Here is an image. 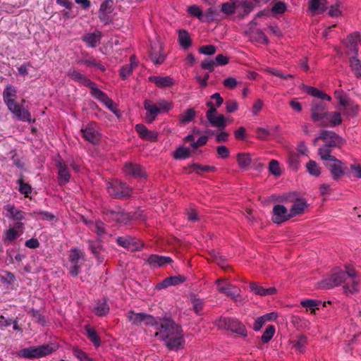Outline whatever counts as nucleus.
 <instances>
[{
  "label": "nucleus",
  "instance_id": "f257e3e1",
  "mask_svg": "<svg viewBox=\"0 0 361 361\" xmlns=\"http://www.w3.org/2000/svg\"><path fill=\"white\" fill-rule=\"evenodd\" d=\"M318 138L325 142V144L319 148L318 154L321 158L332 156V148H340L345 143V140L334 131L323 130Z\"/></svg>",
  "mask_w": 361,
  "mask_h": 361
},
{
  "label": "nucleus",
  "instance_id": "f03ea898",
  "mask_svg": "<svg viewBox=\"0 0 361 361\" xmlns=\"http://www.w3.org/2000/svg\"><path fill=\"white\" fill-rule=\"evenodd\" d=\"M182 329L181 326L177 324L169 317H159V324L157 329L156 336L163 341L169 336L177 334V331Z\"/></svg>",
  "mask_w": 361,
  "mask_h": 361
},
{
  "label": "nucleus",
  "instance_id": "7ed1b4c3",
  "mask_svg": "<svg viewBox=\"0 0 361 361\" xmlns=\"http://www.w3.org/2000/svg\"><path fill=\"white\" fill-rule=\"evenodd\" d=\"M107 192L116 199L126 198L131 196L133 188L119 180H114L108 183Z\"/></svg>",
  "mask_w": 361,
  "mask_h": 361
},
{
  "label": "nucleus",
  "instance_id": "20e7f679",
  "mask_svg": "<svg viewBox=\"0 0 361 361\" xmlns=\"http://www.w3.org/2000/svg\"><path fill=\"white\" fill-rule=\"evenodd\" d=\"M321 159L324 161V164L329 171L333 180H338L344 176L345 167L343 161L334 156Z\"/></svg>",
  "mask_w": 361,
  "mask_h": 361
},
{
  "label": "nucleus",
  "instance_id": "39448f33",
  "mask_svg": "<svg viewBox=\"0 0 361 361\" xmlns=\"http://www.w3.org/2000/svg\"><path fill=\"white\" fill-rule=\"evenodd\" d=\"M82 137L93 145H98L102 139L99 126L95 122H90L80 129Z\"/></svg>",
  "mask_w": 361,
  "mask_h": 361
},
{
  "label": "nucleus",
  "instance_id": "423d86ee",
  "mask_svg": "<svg viewBox=\"0 0 361 361\" xmlns=\"http://www.w3.org/2000/svg\"><path fill=\"white\" fill-rule=\"evenodd\" d=\"M346 271L335 270L334 272L327 279L320 283V287L325 289H331L336 286H340L343 283H347L348 276V269L350 267H345Z\"/></svg>",
  "mask_w": 361,
  "mask_h": 361
},
{
  "label": "nucleus",
  "instance_id": "0eeeda50",
  "mask_svg": "<svg viewBox=\"0 0 361 361\" xmlns=\"http://www.w3.org/2000/svg\"><path fill=\"white\" fill-rule=\"evenodd\" d=\"M217 326L219 329L230 330L244 337L247 335L245 326L234 318H221L217 322Z\"/></svg>",
  "mask_w": 361,
  "mask_h": 361
},
{
  "label": "nucleus",
  "instance_id": "6e6552de",
  "mask_svg": "<svg viewBox=\"0 0 361 361\" xmlns=\"http://www.w3.org/2000/svg\"><path fill=\"white\" fill-rule=\"evenodd\" d=\"M84 258L85 252L82 250L77 247L71 249L70 255H68V260L71 264L69 268V274L72 276L76 277L80 274L81 269V263L80 262V259H84Z\"/></svg>",
  "mask_w": 361,
  "mask_h": 361
},
{
  "label": "nucleus",
  "instance_id": "1a4fd4ad",
  "mask_svg": "<svg viewBox=\"0 0 361 361\" xmlns=\"http://www.w3.org/2000/svg\"><path fill=\"white\" fill-rule=\"evenodd\" d=\"M4 209L6 212V216L15 221L16 227L23 231L25 227L23 221L25 219V212L11 204L5 205Z\"/></svg>",
  "mask_w": 361,
  "mask_h": 361
},
{
  "label": "nucleus",
  "instance_id": "9d476101",
  "mask_svg": "<svg viewBox=\"0 0 361 361\" xmlns=\"http://www.w3.org/2000/svg\"><path fill=\"white\" fill-rule=\"evenodd\" d=\"M54 350L51 345H42L38 347L23 348L20 355L25 358H39L50 354Z\"/></svg>",
  "mask_w": 361,
  "mask_h": 361
},
{
  "label": "nucleus",
  "instance_id": "9b49d317",
  "mask_svg": "<svg viewBox=\"0 0 361 361\" xmlns=\"http://www.w3.org/2000/svg\"><path fill=\"white\" fill-rule=\"evenodd\" d=\"M328 106L324 101L313 99L310 106L311 118L313 122L319 123L324 118Z\"/></svg>",
  "mask_w": 361,
  "mask_h": 361
},
{
  "label": "nucleus",
  "instance_id": "f8f14e48",
  "mask_svg": "<svg viewBox=\"0 0 361 361\" xmlns=\"http://www.w3.org/2000/svg\"><path fill=\"white\" fill-rule=\"evenodd\" d=\"M104 220L109 223L113 224H126L129 221V216L125 213L122 209H117L114 210L111 209H105L103 211Z\"/></svg>",
  "mask_w": 361,
  "mask_h": 361
},
{
  "label": "nucleus",
  "instance_id": "ddd939ff",
  "mask_svg": "<svg viewBox=\"0 0 361 361\" xmlns=\"http://www.w3.org/2000/svg\"><path fill=\"white\" fill-rule=\"evenodd\" d=\"M6 104L9 111L14 114L18 120L27 122L31 121L30 112L20 106L14 99H8Z\"/></svg>",
  "mask_w": 361,
  "mask_h": 361
},
{
  "label": "nucleus",
  "instance_id": "4468645a",
  "mask_svg": "<svg viewBox=\"0 0 361 361\" xmlns=\"http://www.w3.org/2000/svg\"><path fill=\"white\" fill-rule=\"evenodd\" d=\"M343 288V292L347 295L359 292V279L357 277V272L353 268L348 269L347 283H345V286Z\"/></svg>",
  "mask_w": 361,
  "mask_h": 361
},
{
  "label": "nucleus",
  "instance_id": "2eb2a0df",
  "mask_svg": "<svg viewBox=\"0 0 361 361\" xmlns=\"http://www.w3.org/2000/svg\"><path fill=\"white\" fill-rule=\"evenodd\" d=\"M166 346L171 350H178L183 348L185 345V339L183 337V329L177 331V334H174L173 336L163 340Z\"/></svg>",
  "mask_w": 361,
  "mask_h": 361
},
{
  "label": "nucleus",
  "instance_id": "dca6fc26",
  "mask_svg": "<svg viewBox=\"0 0 361 361\" xmlns=\"http://www.w3.org/2000/svg\"><path fill=\"white\" fill-rule=\"evenodd\" d=\"M56 169L58 170V183L59 185H65L67 184L71 178L70 171L68 166L64 161L59 160L56 164Z\"/></svg>",
  "mask_w": 361,
  "mask_h": 361
},
{
  "label": "nucleus",
  "instance_id": "f3484780",
  "mask_svg": "<svg viewBox=\"0 0 361 361\" xmlns=\"http://www.w3.org/2000/svg\"><path fill=\"white\" fill-rule=\"evenodd\" d=\"M123 172L126 176L135 178H145L147 176L146 171L142 166L133 163H126L123 166Z\"/></svg>",
  "mask_w": 361,
  "mask_h": 361
},
{
  "label": "nucleus",
  "instance_id": "a211bd4d",
  "mask_svg": "<svg viewBox=\"0 0 361 361\" xmlns=\"http://www.w3.org/2000/svg\"><path fill=\"white\" fill-rule=\"evenodd\" d=\"M291 219L290 212L281 204H276L273 208V216L271 220L275 224H281Z\"/></svg>",
  "mask_w": 361,
  "mask_h": 361
},
{
  "label": "nucleus",
  "instance_id": "6ab92c4d",
  "mask_svg": "<svg viewBox=\"0 0 361 361\" xmlns=\"http://www.w3.org/2000/svg\"><path fill=\"white\" fill-rule=\"evenodd\" d=\"M116 243L118 245L131 251L137 250L142 247V243L137 239L131 236L118 237Z\"/></svg>",
  "mask_w": 361,
  "mask_h": 361
},
{
  "label": "nucleus",
  "instance_id": "aec40b11",
  "mask_svg": "<svg viewBox=\"0 0 361 361\" xmlns=\"http://www.w3.org/2000/svg\"><path fill=\"white\" fill-rule=\"evenodd\" d=\"M342 123L341 114L337 111H327L324 118L319 123L321 127H335Z\"/></svg>",
  "mask_w": 361,
  "mask_h": 361
},
{
  "label": "nucleus",
  "instance_id": "412c9836",
  "mask_svg": "<svg viewBox=\"0 0 361 361\" xmlns=\"http://www.w3.org/2000/svg\"><path fill=\"white\" fill-rule=\"evenodd\" d=\"M143 105L147 111L145 114V120L147 123H151L155 121L158 114L160 113V108L154 104L149 99H145Z\"/></svg>",
  "mask_w": 361,
  "mask_h": 361
},
{
  "label": "nucleus",
  "instance_id": "4be33fe9",
  "mask_svg": "<svg viewBox=\"0 0 361 361\" xmlns=\"http://www.w3.org/2000/svg\"><path fill=\"white\" fill-rule=\"evenodd\" d=\"M149 54L150 59L156 65L161 64L167 55L163 47H151Z\"/></svg>",
  "mask_w": 361,
  "mask_h": 361
},
{
  "label": "nucleus",
  "instance_id": "5701e85b",
  "mask_svg": "<svg viewBox=\"0 0 361 361\" xmlns=\"http://www.w3.org/2000/svg\"><path fill=\"white\" fill-rule=\"evenodd\" d=\"M171 262L172 259L171 257L158 255H151L147 259V263L152 269L161 267L166 264H170Z\"/></svg>",
  "mask_w": 361,
  "mask_h": 361
},
{
  "label": "nucleus",
  "instance_id": "b1692460",
  "mask_svg": "<svg viewBox=\"0 0 361 361\" xmlns=\"http://www.w3.org/2000/svg\"><path fill=\"white\" fill-rule=\"evenodd\" d=\"M87 242L88 243V247L94 257L98 262H102L104 260L102 255V251H104V247L102 245V240H99L97 238L95 240H88Z\"/></svg>",
  "mask_w": 361,
  "mask_h": 361
},
{
  "label": "nucleus",
  "instance_id": "393cba45",
  "mask_svg": "<svg viewBox=\"0 0 361 361\" xmlns=\"http://www.w3.org/2000/svg\"><path fill=\"white\" fill-rule=\"evenodd\" d=\"M149 81L155 84L159 88L171 87L175 84V80L170 76L151 75L148 78Z\"/></svg>",
  "mask_w": 361,
  "mask_h": 361
},
{
  "label": "nucleus",
  "instance_id": "a878e982",
  "mask_svg": "<svg viewBox=\"0 0 361 361\" xmlns=\"http://www.w3.org/2000/svg\"><path fill=\"white\" fill-rule=\"evenodd\" d=\"M135 130L142 139L149 141H156L157 140V133L148 130L143 124H137Z\"/></svg>",
  "mask_w": 361,
  "mask_h": 361
},
{
  "label": "nucleus",
  "instance_id": "bb28decb",
  "mask_svg": "<svg viewBox=\"0 0 361 361\" xmlns=\"http://www.w3.org/2000/svg\"><path fill=\"white\" fill-rule=\"evenodd\" d=\"M86 224L97 234V238L99 240H102L104 235L107 233L105 224L100 220H97L95 222H86Z\"/></svg>",
  "mask_w": 361,
  "mask_h": 361
},
{
  "label": "nucleus",
  "instance_id": "cd10ccee",
  "mask_svg": "<svg viewBox=\"0 0 361 361\" xmlns=\"http://www.w3.org/2000/svg\"><path fill=\"white\" fill-rule=\"evenodd\" d=\"M67 75L75 82H80L89 88L93 84V82L89 80L85 75L81 74L74 68L70 69L67 72Z\"/></svg>",
  "mask_w": 361,
  "mask_h": 361
},
{
  "label": "nucleus",
  "instance_id": "c85d7f7f",
  "mask_svg": "<svg viewBox=\"0 0 361 361\" xmlns=\"http://www.w3.org/2000/svg\"><path fill=\"white\" fill-rule=\"evenodd\" d=\"M302 88L308 94L319 99V101L330 102L331 100V97L329 95L316 87L302 85Z\"/></svg>",
  "mask_w": 361,
  "mask_h": 361
},
{
  "label": "nucleus",
  "instance_id": "c756f323",
  "mask_svg": "<svg viewBox=\"0 0 361 361\" xmlns=\"http://www.w3.org/2000/svg\"><path fill=\"white\" fill-rule=\"evenodd\" d=\"M307 207V202L302 198H297L290 209V216L292 217L302 214Z\"/></svg>",
  "mask_w": 361,
  "mask_h": 361
},
{
  "label": "nucleus",
  "instance_id": "7c9ffc66",
  "mask_svg": "<svg viewBox=\"0 0 361 361\" xmlns=\"http://www.w3.org/2000/svg\"><path fill=\"white\" fill-rule=\"evenodd\" d=\"M23 232L18 228H16L15 225L13 227H10L4 232V237L3 238L4 243L8 245L13 243Z\"/></svg>",
  "mask_w": 361,
  "mask_h": 361
},
{
  "label": "nucleus",
  "instance_id": "2f4dec72",
  "mask_svg": "<svg viewBox=\"0 0 361 361\" xmlns=\"http://www.w3.org/2000/svg\"><path fill=\"white\" fill-rule=\"evenodd\" d=\"M250 288L255 294L260 296L271 295L276 293V289L274 287L264 288L256 283H250Z\"/></svg>",
  "mask_w": 361,
  "mask_h": 361
},
{
  "label": "nucleus",
  "instance_id": "473e14b6",
  "mask_svg": "<svg viewBox=\"0 0 361 361\" xmlns=\"http://www.w3.org/2000/svg\"><path fill=\"white\" fill-rule=\"evenodd\" d=\"M223 281L221 279H218L216 281L217 289L218 290L226 296L228 297H234L236 295L235 291L238 290V288L231 284L226 283L223 284Z\"/></svg>",
  "mask_w": 361,
  "mask_h": 361
},
{
  "label": "nucleus",
  "instance_id": "72a5a7b5",
  "mask_svg": "<svg viewBox=\"0 0 361 361\" xmlns=\"http://www.w3.org/2000/svg\"><path fill=\"white\" fill-rule=\"evenodd\" d=\"M326 0H311L309 7L313 14H320L326 10Z\"/></svg>",
  "mask_w": 361,
  "mask_h": 361
},
{
  "label": "nucleus",
  "instance_id": "f704fd0d",
  "mask_svg": "<svg viewBox=\"0 0 361 361\" xmlns=\"http://www.w3.org/2000/svg\"><path fill=\"white\" fill-rule=\"evenodd\" d=\"M207 120L212 126L217 128L219 130H223L227 126L225 117L222 114H216Z\"/></svg>",
  "mask_w": 361,
  "mask_h": 361
},
{
  "label": "nucleus",
  "instance_id": "c9c22d12",
  "mask_svg": "<svg viewBox=\"0 0 361 361\" xmlns=\"http://www.w3.org/2000/svg\"><path fill=\"white\" fill-rule=\"evenodd\" d=\"M195 116V110L193 108H188L183 113L179 114L178 118L181 124L185 125L191 122Z\"/></svg>",
  "mask_w": 361,
  "mask_h": 361
},
{
  "label": "nucleus",
  "instance_id": "e433bc0d",
  "mask_svg": "<svg viewBox=\"0 0 361 361\" xmlns=\"http://www.w3.org/2000/svg\"><path fill=\"white\" fill-rule=\"evenodd\" d=\"M237 161L240 169L247 170L252 163V159L249 153H238Z\"/></svg>",
  "mask_w": 361,
  "mask_h": 361
},
{
  "label": "nucleus",
  "instance_id": "4c0bfd02",
  "mask_svg": "<svg viewBox=\"0 0 361 361\" xmlns=\"http://www.w3.org/2000/svg\"><path fill=\"white\" fill-rule=\"evenodd\" d=\"M322 301L308 299L300 302L301 306L305 307L307 310H310L312 314H315L316 310H319V306L322 304Z\"/></svg>",
  "mask_w": 361,
  "mask_h": 361
},
{
  "label": "nucleus",
  "instance_id": "58836bf2",
  "mask_svg": "<svg viewBox=\"0 0 361 361\" xmlns=\"http://www.w3.org/2000/svg\"><path fill=\"white\" fill-rule=\"evenodd\" d=\"M85 329L87 338L92 342L95 347H99L101 345V339L97 331L93 328L90 327V325H86Z\"/></svg>",
  "mask_w": 361,
  "mask_h": 361
},
{
  "label": "nucleus",
  "instance_id": "ea45409f",
  "mask_svg": "<svg viewBox=\"0 0 361 361\" xmlns=\"http://www.w3.org/2000/svg\"><path fill=\"white\" fill-rule=\"evenodd\" d=\"M144 315L145 313L143 312L135 313L133 310L128 312V313L126 314L128 319L134 326H140L142 324Z\"/></svg>",
  "mask_w": 361,
  "mask_h": 361
},
{
  "label": "nucleus",
  "instance_id": "a19ab883",
  "mask_svg": "<svg viewBox=\"0 0 361 361\" xmlns=\"http://www.w3.org/2000/svg\"><path fill=\"white\" fill-rule=\"evenodd\" d=\"M291 322L293 326L299 331H302L309 328L310 324V322L305 318L299 316H293Z\"/></svg>",
  "mask_w": 361,
  "mask_h": 361
},
{
  "label": "nucleus",
  "instance_id": "79ce46f5",
  "mask_svg": "<svg viewBox=\"0 0 361 361\" xmlns=\"http://www.w3.org/2000/svg\"><path fill=\"white\" fill-rule=\"evenodd\" d=\"M336 51L341 54L344 53L348 56L349 61L351 57H358L357 47H336Z\"/></svg>",
  "mask_w": 361,
  "mask_h": 361
},
{
  "label": "nucleus",
  "instance_id": "37998d69",
  "mask_svg": "<svg viewBox=\"0 0 361 361\" xmlns=\"http://www.w3.org/2000/svg\"><path fill=\"white\" fill-rule=\"evenodd\" d=\"M94 313L99 317L106 315L109 312V306L106 299L99 301L94 309Z\"/></svg>",
  "mask_w": 361,
  "mask_h": 361
},
{
  "label": "nucleus",
  "instance_id": "c03bdc74",
  "mask_svg": "<svg viewBox=\"0 0 361 361\" xmlns=\"http://www.w3.org/2000/svg\"><path fill=\"white\" fill-rule=\"evenodd\" d=\"M349 63L351 71L355 76L361 78V61L358 57L352 56Z\"/></svg>",
  "mask_w": 361,
  "mask_h": 361
},
{
  "label": "nucleus",
  "instance_id": "a18cd8bd",
  "mask_svg": "<svg viewBox=\"0 0 361 361\" xmlns=\"http://www.w3.org/2000/svg\"><path fill=\"white\" fill-rule=\"evenodd\" d=\"M23 176V174H20V178L17 180V183L19 185L18 191L24 195L25 197H28L32 189L30 184L24 182Z\"/></svg>",
  "mask_w": 361,
  "mask_h": 361
},
{
  "label": "nucleus",
  "instance_id": "49530a36",
  "mask_svg": "<svg viewBox=\"0 0 361 361\" xmlns=\"http://www.w3.org/2000/svg\"><path fill=\"white\" fill-rule=\"evenodd\" d=\"M288 162L289 164V167L291 169L295 171L298 170V168L300 167V156L294 152H289Z\"/></svg>",
  "mask_w": 361,
  "mask_h": 361
},
{
  "label": "nucleus",
  "instance_id": "de8ad7c7",
  "mask_svg": "<svg viewBox=\"0 0 361 361\" xmlns=\"http://www.w3.org/2000/svg\"><path fill=\"white\" fill-rule=\"evenodd\" d=\"M101 37V32L99 31H94L92 33H87L83 37V42L89 44H94L99 43Z\"/></svg>",
  "mask_w": 361,
  "mask_h": 361
},
{
  "label": "nucleus",
  "instance_id": "09e8293b",
  "mask_svg": "<svg viewBox=\"0 0 361 361\" xmlns=\"http://www.w3.org/2000/svg\"><path fill=\"white\" fill-rule=\"evenodd\" d=\"M306 168L309 173L313 176L318 177L321 174V168L313 160H310L306 164Z\"/></svg>",
  "mask_w": 361,
  "mask_h": 361
},
{
  "label": "nucleus",
  "instance_id": "8fccbe9b",
  "mask_svg": "<svg viewBox=\"0 0 361 361\" xmlns=\"http://www.w3.org/2000/svg\"><path fill=\"white\" fill-rule=\"evenodd\" d=\"M190 149L188 147H179L174 152L173 157L176 159H185L190 157Z\"/></svg>",
  "mask_w": 361,
  "mask_h": 361
},
{
  "label": "nucleus",
  "instance_id": "3c124183",
  "mask_svg": "<svg viewBox=\"0 0 361 361\" xmlns=\"http://www.w3.org/2000/svg\"><path fill=\"white\" fill-rule=\"evenodd\" d=\"M276 331L275 326L274 325H269L262 336H261V341L263 343H267L272 338Z\"/></svg>",
  "mask_w": 361,
  "mask_h": 361
},
{
  "label": "nucleus",
  "instance_id": "603ef678",
  "mask_svg": "<svg viewBox=\"0 0 361 361\" xmlns=\"http://www.w3.org/2000/svg\"><path fill=\"white\" fill-rule=\"evenodd\" d=\"M189 167L192 168L197 173H200V171L202 172H214L216 168L213 166L200 165L199 164H192L189 165Z\"/></svg>",
  "mask_w": 361,
  "mask_h": 361
},
{
  "label": "nucleus",
  "instance_id": "864d4df0",
  "mask_svg": "<svg viewBox=\"0 0 361 361\" xmlns=\"http://www.w3.org/2000/svg\"><path fill=\"white\" fill-rule=\"evenodd\" d=\"M90 89L91 90L92 96L94 99H98L100 102H102L104 98L108 96L105 92L98 89L94 82H93L92 85L90 87Z\"/></svg>",
  "mask_w": 361,
  "mask_h": 361
},
{
  "label": "nucleus",
  "instance_id": "5fc2aeb1",
  "mask_svg": "<svg viewBox=\"0 0 361 361\" xmlns=\"http://www.w3.org/2000/svg\"><path fill=\"white\" fill-rule=\"evenodd\" d=\"M16 94L17 90L13 86L11 85H7L3 92V97L5 103H6L8 99H13V97H16Z\"/></svg>",
  "mask_w": 361,
  "mask_h": 361
},
{
  "label": "nucleus",
  "instance_id": "6e6d98bb",
  "mask_svg": "<svg viewBox=\"0 0 361 361\" xmlns=\"http://www.w3.org/2000/svg\"><path fill=\"white\" fill-rule=\"evenodd\" d=\"M345 45H357L361 44V36L359 32H355L349 35L345 39Z\"/></svg>",
  "mask_w": 361,
  "mask_h": 361
},
{
  "label": "nucleus",
  "instance_id": "4d7b16f0",
  "mask_svg": "<svg viewBox=\"0 0 361 361\" xmlns=\"http://www.w3.org/2000/svg\"><path fill=\"white\" fill-rule=\"evenodd\" d=\"M307 337L304 335L299 336L293 342V348L298 352H302L304 347L307 344Z\"/></svg>",
  "mask_w": 361,
  "mask_h": 361
},
{
  "label": "nucleus",
  "instance_id": "13d9d810",
  "mask_svg": "<svg viewBox=\"0 0 361 361\" xmlns=\"http://www.w3.org/2000/svg\"><path fill=\"white\" fill-rule=\"evenodd\" d=\"M187 11L190 16L197 17L198 19L202 20L203 12L200 6L195 4L192 5L187 8Z\"/></svg>",
  "mask_w": 361,
  "mask_h": 361
},
{
  "label": "nucleus",
  "instance_id": "bf43d9fd",
  "mask_svg": "<svg viewBox=\"0 0 361 361\" xmlns=\"http://www.w3.org/2000/svg\"><path fill=\"white\" fill-rule=\"evenodd\" d=\"M343 111L344 115L353 117L357 114V106L350 102L343 108Z\"/></svg>",
  "mask_w": 361,
  "mask_h": 361
},
{
  "label": "nucleus",
  "instance_id": "052dcab7",
  "mask_svg": "<svg viewBox=\"0 0 361 361\" xmlns=\"http://www.w3.org/2000/svg\"><path fill=\"white\" fill-rule=\"evenodd\" d=\"M159 324V318H155L151 314L145 313L142 324L154 326L157 330Z\"/></svg>",
  "mask_w": 361,
  "mask_h": 361
},
{
  "label": "nucleus",
  "instance_id": "680f3d73",
  "mask_svg": "<svg viewBox=\"0 0 361 361\" xmlns=\"http://www.w3.org/2000/svg\"><path fill=\"white\" fill-rule=\"evenodd\" d=\"M190 300L195 312L200 314L203 309V302L201 299L197 298L195 295H192Z\"/></svg>",
  "mask_w": 361,
  "mask_h": 361
},
{
  "label": "nucleus",
  "instance_id": "e2e57ef3",
  "mask_svg": "<svg viewBox=\"0 0 361 361\" xmlns=\"http://www.w3.org/2000/svg\"><path fill=\"white\" fill-rule=\"evenodd\" d=\"M269 170L271 174L276 176H279L281 174L279 163L277 160L271 159L270 161L269 164Z\"/></svg>",
  "mask_w": 361,
  "mask_h": 361
},
{
  "label": "nucleus",
  "instance_id": "0e129e2a",
  "mask_svg": "<svg viewBox=\"0 0 361 361\" xmlns=\"http://www.w3.org/2000/svg\"><path fill=\"white\" fill-rule=\"evenodd\" d=\"M232 1V3H225L222 5L221 11L223 13L230 15L235 12V8L238 7V4H235V0Z\"/></svg>",
  "mask_w": 361,
  "mask_h": 361
},
{
  "label": "nucleus",
  "instance_id": "69168bd1",
  "mask_svg": "<svg viewBox=\"0 0 361 361\" xmlns=\"http://www.w3.org/2000/svg\"><path fill=\"white\" fill-rule=\"evenodd\" d=\"M178 41L180 45H190V38L189 34L185 30H180L178 33Z\"/></svg>",
  "mask_w": 361,
  "mask_h": 361
},
{
  "label": "nucleus",
  "instance_id": "338daca9",
  "mask_svg": "<svg viewBox=\"0 0 361 361\" xmlns=\"http://www.w3.org/2000/svg\"><path fill=\"white\" fill-rule=\"evenodd\" d=\"M133 70L134 68L130 66L124 65L119 70V75L122 79L125 80L132 74Z\"/></svg>",
  "mask_w": 361,
  "mask_h": 361
},
{
  "label": "nucleus",
  "instance_id": "774afa93",
  "mask_svg": "<svg viewBox=\"0 0 361 361\" xmlns=\"http://www.w3.org/2000/svg\"><path fill=\"white\" fill-rule=\"evenodd\" d=\"M286 10V6L283 2H276L271 8V12L274 14H282Z\"/></svg>",
  "mask_w": 361,
  "mask_h": 361
}]
</instances>
